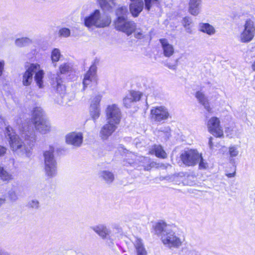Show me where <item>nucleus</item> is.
I'll use <instances>...</instances> for the list:
<instances>
[{"instance_id":"obj_1","label":"nucleus","mask_w":255,"mask_h":255,"mask_svg":"<svg viewBox=\"0 0 255 255\" xmlns=\"http://www.w3.org/2000/svg\"><path fill=\"white\" fill-rule=\"evenodd\" d=\"M4 134L5 137L9 140L11 149L13 151L22 154H27L30 152L36 139L35 133L33 129L31 130L27 129H23L21 132V137L24 138V141L15 134L12 128L9 126L5 128Z\"/></svg>"},{"instance_id":"obj_2","label":"nucleus","mask_w":255,"mask_h":255,"mask_svg":"<svg viewBox=\"0 0 255 255\" xmlns=\"http://www.w3.org/2000/svg\"><path fill=\"white\" fill-rule=\"evenodd\" d=\"M154 231L163 245L169 249L179 248L184 241L183 238L176 234L164 222L157 223L154 227Z\"/></svg>"},{"instance_id":"obj_3","label":"nucleus","mask_w":255,"mask_h":255,"mask_svg":"<svg viewBox=\"0 0 255 255\" xmlns=\"http://www.w3.org/2000/svg\"><path fill=\"white\" fill-rule=\"evenodd\" d=\"M111 21L110 16L102 13L99 9H96L85 18L84 24L89 28H101L108 27Z\"/></svg>"},{"instance_id":"obj_4","label":"nucleus","mask_w":255,"mask_h":255,"mask_svg":"<svg viewBox=\"0 0 255 255\" xmlns=\"http://www.w3.org/2000/svg\"><path fill=\"white\" fill-rule=\"evenodd\" d=\"M53 153L54 148L51 147L43 152L45 174L50 178L56 176L57 174V164Z\"/></svg>"},{"instance_id":"obj_5","label":"nucleus","mask_w":255,"mask_h":255,"mask_svg":"<svg viewBox=\"0 0 255 255\" xmlns=\"http://www.w3.org/2000/svg\"><path fill=\"white\" fill-rule=\"evenodd\" d=\"M255 36V22L250 18L247 19L243 26V29L238 36V40L241 43H249Z\"/></svg>"},{"instance_id":"obj_6","label":"nucleus","mask_w":255,"mask_h":255,"mask_svg":"<svg viewBox=\"0 0 255 255\" xmlns=\"http://www.w3.org/2000/svg\"><path fill=\"white\" fill-rule=\"evenodd\" d=\"M114 25L116 29L124 32L128 36L131 35L135 29V23L128 20L127 18H116L114 21Z\"/></svg>"},{"instance_id":"obj_7","label":"nucleus","mask_w":255,"mask_h":255,"mask_svg":"<svg viewBox=\"0 0 255 255\" xmlns=\"http://www.w3.org/2000/svg\"><path fill=\"white\" fill-rule=\"evenodd\" d=\"M107 121L119 125L122 119V112L119 106L115 104H112L107 106L105 110Z\"/></svg>"},{"instance_id":"obj_8","label":"nucleus","mask_w":255,"mask_h":255,"mask_svg":"<svg viewBox=\"0 0 255 255\" xmlns=\"http://www.w3.org/2000/svg\"><path fill=\"white\" fill-rule=\"evenodd\" d=\"M183 163L186 166H194L201 158V154L196 150L187 149L184 150L180 155Z\"/></svg>"},{"instance_id":"obj_9","label":"nucleus","mask_w":255,"mask_h":255,"mask_svg":"<svg viewBox=\"0 0 255 255\" xmlns=\"http://www.w3.org/2000/svg\"><path fill=\"white\" fill-rule=\"evenodd\" d=\"M170 117L168 109L163 106L153 107L150 110L151 120L155 122H162Z\"/></svg>"},{"instance_id":"obj_10","label":"nucleus","mask_w":255,"mask_h":255,"mask_svg":"<svg viewBox=\"0 0 255 255\" xmlns=\"http://www.w3.org/2000/svg\"><path fill=\"white\" fill-rule=\"evenodd\" d=\"M207 127L208 131L213 135L218 137L223 136V131L220 126V121L218 118L215 117L211 118L207 123Z\"/></svg>"},{"instance_id":"obj_11","label":"nucleus","mask_w":255,"mask_h":255,"mask_svg":"<svg viewBox=\"0 0 255 255\" xmlns=\"http://www.w3.org/2000/svg\"><path fill=\"white\" fill-rule=\"evenodd\" d=\"M38 64H30L26 66V71L22 74V83L23 86H28L33 81V75L39 68Z\"/></svg>"},{"instance_id":"obj_12","label":"nucleus","mask_w":255,"mask_h":255,"mask_svg":"<svg viewBox=\"0 0 255 255\" xmlns=\"http://www.w3.org/2000/svg\"><path fill=\"white\" fill-rule=\"evenodd\" d=\"M83 140V135L81 132H71L65 136L66 143L75 147H80L82 144Z\"/></svg>"},{"instance_id":"obj_13","label":"nucleus","mask_w":255,"mask_h":255,"mask_svg":"<svg viewBox=\"0 0 255 255\" xmlns=\"http://www.w3.org/2000/svg\"><path fill=\"white\" fill-rule=\"evenodd\" d=\"M118 125L107 121V123L104 125L100 130L99 135L101 139H107L117 128Z\"/></svg>"},{"instance_id":"obj_14","label":"nucleus","mask_w":255,"mask_h":255,"mask_svg":"<svg viewBox=\"0 0 255 255\" xmlns=\"http://www.w3.org/2000/svg\"><path fill=\"white\" fill-rule=\"evenodd\" d=\"M102 239L111 240V230L102 224H98L90 227Z\"/></svg>"},{"instance_id":"obj_15","label":"nucleus","mask_w":255,"mask_h":255,"mask_svg":"<svg viewBox=\"0 0 255 255\" xmlns=\"http://www.w3.org/2000/svg\"><path fill=\"white\" fill-rule=\"evenodd\" d=\"M141 94L139 92L130 91L123 99V104L127 108H130L134 103L139 101Z\"/></svg>"},{"instance_id":"obj_16","label":"nucleus","mask_w":255,"mask_h":255,"mask_svg":"<svg viewBox=\"0 0 255 255\" xmlns=\"http://www.w3.org/2000/svg\"><path fill=\"white\" fill-rule=\"evenodd\" d=\"M101 98L100 97H96L91 104L89 112L90 115L93 121L95 122L99 118L100 116V102Z\"/></svg>"},{"instance_id":"obj_17","label":"nucleus","mask_w":255,"mask_h":255,"mask_svg":"<svg viewBox=\"0 0 255 255\" xmlns=\"http://www.w3.org/2000/svg\"><path fill=\"white\" fill-rule=\"evenodd\" d=\"M161 44L163 54L166 57H170L174 53V48L173 46L169 43V41L165 38L159 40Z\"/></svg>"},{"instance_id":"obj_18","label":"nucleus","mask_w":255,"mask_h":255,"mask_svg":"<svg viewBox=\"0 0 255 255\" xmlns=\"http://www.w3.org/2000/svg\"><path fill=\"white\" fill-rule=\"evenodd\" d=\"M132 1L129 6L130 12L133 17H137L143 9V1L141 0Z\"/></svg>"},{"instance_id":"obj_19","label":"nucleus","mask_w":255,"mask_h":255,"mask_svg":"<svg viewBox=\"0 0 255 255\" xmlns=\"http://www.w3.org/2000/svg\"><path fill=\"white\" fill-rule=\"evenodd\" d=\"M33 124L36 129L42 134H46L50 131L51 125L49 122L46 119L42 120L38 122H36Z\"/></svg>"},{"instance_id":"obj_20","label":"nucleus","mask_w":255,"mask_h":255,"mask_svg":"<svg viewBox=\"0 0 255 255\" xmlns=\"http://www.w3.org/2000/svg\"><path fill=\"white\" fill-rule=\"evenodd\" d=\"M202 0H189L188 12L194 16L198 15L201 10Z\"/></svg>"},{"instance_id":"obj_21","label":"nucleus","mask_w":255,"mask_h":255,"mask_svg":"<svg viewBox=\"0 0 255 255\" xmlns=\"http://www.w3.org/2000/svg\"><path fill=\"white\" fill-rule=\"evenodd\" d=\"M96 67L95 65H92L89 71L85 74L83 79V84L84 89L89 85L92 82L96 80Z\"/></svg>"},{"instance_id":"obj_22","label":"nucleus","mask_w":255,"mask_h":255,"mask_svg":"<svg viewBox=\"0 0 255 255\" xmlns=\"http://www.w3.org/2000/svg\"><path fill=\"white\" fill-rule=\"evenodd\" d=\"M0 179L3 182L8 183L14 179L13 173L0 165Z\"/></svg>"},{"instance_id":"obj_23","label":"nucleus","mask_w":255,"mask_h":255,"mask_svg":"<svg viewBox=\"0 0 255 255\" xmlns=\"http://www.w3.org/2000/svg\"><path fill=\"white\" fill-rule=\"evenodd\" d=\"M195 97L199 102L204 106V108L209 113H211L212 109L210 108L208 100L205 95L202 92L198 91L196 93Z\"/></svg>"},{"instance_id":"obj_24","label":"nucleus","mask_w":255,"mask_h":255,"mask_svg":"<svg viewBox=\"0 0 255 255\" xmlns=\"http://www.w3.org/2000/svg\"><path fill=\"white\" fill-rule=\"evenodd\" d=\"M199 30L210 36L214 35L216 32L215 28L208 23H200L199 25Z\"/></svg>"},{"instance_id":"obj_25","label":"nucleus","mask_w":255,"mask_h":255,"mask_svg":"<svg viewBox=\"0 0 255 255\" xmlns=\"http://www.w3.org/2000/svg\"><path fill=\"white\" fill-rule=\"evenodd\" d=\"M133 244L137 255H147V252L142 240L139 238H135L133 241Z\"/></svg>"},{"instance_id":"obj_26","label":"nucleus","mask_w":255,"mask_h":255,"mask_svg":"<svg viewBox=\"0 0 255 255\" xmlns=\"http://www.w3.org/2000/svg\"><path fill=\"white\" fill-rule=\"evenodd\" d=\"M44 113L40 107L34 108L33 110L31 118L32 123L34 124L36 122H38L45 119L44 117Z\"/></svg>"},{"instance_id":"obj_27","label":"nucleus","mask_w":255,"mask_h":255,"mask_svg":"<svg viewBox=\"0 0 255 255\" xmlns=\"http://www.w3.org/2000/svg\"><path fill=\"white\" fill-rule=\"evenodd\" d=\"M53 87L55 88V90L58 94H59L62 98H65L66 95H65V86L62 84V81L61 78L59 77V75H58V77L56 79V83H54L53 84Z\"/></svg>"},{"instance_id":"obj_28","label":"nucleus","mask_w":255,"mask_h":255,"mask_svg":"<svg viewBox=\"0 0 255 255\" xmlns=\"http://www.w3.org/2000/svg\"><path fill=\"white\" fill-rule=\"evenodd\" d=\"M101 7L104 10H110L115 5V0H97Z\"/></svg>"},{"instance_id":"obj_29","label":"nucleus","mask_w":255,"mask_h":255,"mask_svg":"<svg viewBox=\"0 0 255 255\" xmlns=\"http://www.w3.org/2000/svg\"><path fill=\"white\" fill-rule=\"evenodd\" d=\"M34 76V80L36 82V85L39 88L43 87V78L44 77V73L43 70H40V68L36 72Z\"/></svg>"},{"instance_id":"obj_30","label":"nucleus","mask_w":255,"mask_h":255,"mask_svg":"<svg viewBox=\"0 0 255 255\" xmlns=\"http://www.w3.org/2000/svg\"><path fill=\"white\" fill-rule=\"evenodd\" d=\"M100 177L107 183H111L114 180V174L109 171H102L100 172Z\"/></svg>"},{"instance_id":"obj_31","label":"nucleus","mask_w":255,"mask_h":255,"mask_svg":"<svg viewBox=\"0 0 255 255\" xmlns=\"http://www.w3.org/2000/svg\"><path fill=\"white\" fill-rule=\"evenodd\" d=\"M61 56L60 51L58 48H54L51 54V59L52 63L54 64V67H56V64H55L56 62H58Z\"/></svg>"},{"instance_id":"obj_32","label":"nucleus","mask_w":255,"mask_h":255,"mask_svg":"<svg viewBox=\"0 0 255 255\" xmlns=\"http://www.w3.org/2000/svg\"><path fill=\"white\" fill-rule=\"evenodd\" d=\"M128 13V10L126 6H121L118 7L116 11L117 18H127V15Z\"/></svg>"},{"instance_id":"obj_33","label":"nucleus","mask_w":255,"mask_h":255,"mask_svg":"<svg viewBox=\"0 0 255 255\" xmlns=\"http://www.w3.org/2000/svg\"><path fill=\"white\" fill-rule=\"evenodd\" d=\"M153 151L155 155L159 158H165L166 157V153L160 145H154Z\"/></svg>"},{"instance_id":"obj_34","label":"nucleus","mask_w":255,"mask_h":255,"mask_svg":"<svg viewBox=\"0 0 255 255\" xmlns=\"http://www.w3.org/2000/svg\"><path fill=\"white\" fill-rule=\"evenodd\" d=\"M7 195L8 199L10 202H15L18 199V193L14 189H11L8 190Z\"/></svg>"},{"instance_id":"obj_35","label":"nucleus","mask_w":255,"mask_h":255,"mask_svg":"<svg viewBox=\"0 0 255 255\" xmlns=\"http://www.w3.org/2000/svg\"><path fill=\"white\" fill-rule=\"evenodd\" d=\"M31 43V40L27 37H22L17 38L15 41V44L19 47L26 46Z\"/></svg>"},{"instance_id":"obj_36","label":"nucleus","mask_w":255,"mask_h":255,"mask_svg":"<svg viewBox=\"0 0 255 255\" xmlns=\"http://www.w3.org/2000/svg\"><path fill=\"white\" fill-rule=\"evenodd\" d=\"M144 5H145V9L147 11H149L152 6L154 5L158 6L160 4L159 0H144Z\"/></svg>"},{"instance_id":"obj_37","label":"nucleus","mask_w":255,"mask_h":255,"mask_svg":"<svg viewBox=\"0 0 255 255\" xmlns=\"http://www.w3.org/2000/svg\"><path fill=\"white\" fill-rule=\"evenodd\" d=\"M134 37L136 38L141 39L145 36L146 32L142 29L137 27L135 24V29L133 30Z\"/></svg>"},{"instance_id":"obj_38","label":"nucleus","mask_w":255,"mask_h":255,"mask_svg":"<svg viewBox=\"0 0 255 255\" xmlns=\"http://www.w3.org/2000/svg\"><path fill=\"white\" fill-rule=\"evenodd\" d=\"M59 69L60 74H68L72 70V67L69 63H64L60 66Z\"/></svg>"},{"instance_id":"obj_39","label":"nucleus","mask_w":255,"mask_h":255,"mask_svg":"<svg viewBox=\"0 0 255 255\" xmlns=\"http://www.w3.org/2000/svg\"><path fill=\"white\" fill-rule=\"evenodd\" d=\"M192 19L189 16H186L183 18L182 20V24L184 27L186 28L188 32H191V29L189 26L192 23Z\"/></svg>"},{"instance_id":"obj_40","label":"nucleus","mask_w":255,"mask_h":255,"mask_svg":"<svg viewBox=\"0 0 255 255\" xmlns=\"http://www.w3.org/2000/svg\"><path fill=\"white\" fill-rule=\"evenodd\" d=\"M161 132V135L164 134L165 135V139H167L170 135V128L169 127H161L158 130Z\"/></svg>"},{"instance_id":"obj_41","label":"nucleus","mask_w":255,"mask_h":255,"mask_svg":"<svg viewBox=\"0 0 255 255\" xmlns=\"http://www.w3.org/2000/svg\"><path fill=\"white\" fill-rule=\"evenodd\" d=\"M27 206L28 208L37 210L39 207V202L36 199H32L28 202Z\"/></svg>"},{"instance_id":"obj_42","label":"nucleus","mask_w":255,"mask_h":255,"mask_svg":"<svg viewBox=\"0 0 255 255\" xmlns=\"http://www.w3.org/2000/svg\"><path fill=\"white\" fill-rule=\"evenodd\" d=\"M60 36L64 37H68L70 35L71 31L69 28H62L59 31Z\"/></svg>"},{"instance_id":"obj_43","label":"nucleus","mask_w":255,"mask_h":255,"mask_svg":"<svg viewBox=\"0 0 255 255\" xmlns=\"http://www.w3.org/2000/svg\"><path fill=\"white\" fill-rule=\"evenodd\" d=\"M229 152L230 157H234L237 156L239 154V150L237 146L234 145L231 146L229 148Z\"/></svg>"},{"instance_id":"obj_44","label":"nucleus","mask_w":255,"mask_h":255,"mask_svg":"<svg viewBox=\"0 0 255 255\" xmlns=\"http://www.w3.org/2000/svg\"><path fill=\"white\" fill-rule=\"evenodd\" d=\"M198 162H199V167L200 169H205L208 167V163L203 159L201 155Z\"/></svg>"},{"instance_id":"obj_45","label":"nucleus","mask_w":255,"mask_h":255,"mask_svg":"<svg viewBox=\"0 0 255 255\" xmlns=\"http://www.w3.org/2000/svg\"><path fill=\"white\" fill-rule=\"evenodd\" d=\"M4 65L5 63L4 60H0V77H1L4 71Z\"/></svg>"},{"instance_id":"obj_46","label":"nucleus","mask_w":255,"mask_h":255,"mask_svg":"<svg viewBox=\"0 0 255 255\" xmlns=\"http://www.w3.org/2000/svg\"><path fill=\"white\" fill-rule=\"evenodd\" d=\"M7 148L3 146L0 145V157L3 156L6 153Z\"/></svg>"},{"instance_id":"obj_47","label":"nucleus","mask_w":255,"mask_h":255,"mask_svg":"<svg viewBox=\"0 0 255 255\" xmlns=\"http://www.w3.org/2000/svg\"><path fill=\"white\" fill-rule=\"evenodd\" d=\"M165 65L169 69L171 70H175L176 68V65H172L170 63H167L165 64Z\"/></svg>"},{"instance_id":"obj_48","label":"nucleus","mask_w":255,"mask_h":255,"mask_svg":"<svg viewBox=\"0 0 255 255\" xmlns=\"http://www.w3.org/2000/svg\"><path fill=\"white\" fill-rule=\"evenodd\" d=\"M6 198L0 197V208L6 203Z\"/></svg>"},{"instance_id":"obj_49","label":"nucleus","mask_w":255,"mask_h":255,"mask_svg":"<svg viewBox=\"0 0 255 255\" xmlns=\"http://www.w3.org/2000/svg\"><path fill=\"white\" fill-rule=\"evenodd\" d=\"M212 139H213V137H210L209 139V142H208V144H209V147L211 149H212L213 147V143L212 142Z\"/></svg>"},{"instance_id":"obj_50","label":"nucleus","mask_w":255,"mask_h":255,"mask_svg":"<svg viewBox=\"0 0 255 255\" xmlns=\"http://www.w3.org/2000/svg\"><path fill=\"white\" fill-rule=\"evenodd\" d=\"M156 165V163L154 162H152L149 164V166H147L145 168V169L146 170H148L150 169V167H153Z\"/></svg>"},{"instance_id":"obj_51","label":"nucleus","mask_w":255,"mask_h":255,"mask_svg":"<svg viewBox=\"0 0 255 255\" xmlns=\"http://www.w3.org/2000/svg\"><path fill=\"white\" fill-rule=\"evenodd\" d=\"M0 255H9L8 253L0 249Z\"/></svg>"},{"instance_id":"obj_52","label":"nucleus","mask_w":255,"mask_h":255,"mask_svg":"<svg viewBox=\"0 0 255 255\" xmlns=\"http://www.w3.org/2000/svg\"><path fill=\"white\" fill-rule=\"evenodd\" d=\"M251 55L255 57V47H253L251 50Z\"/></svg>"},{"instance_id":"obj_53","label":"nucleus","mask_w":255,"mask_h":255,"mask_svg":"<svg viewBox=\"0 0 255 255\" xmlns=\"http://www.w3.org/2000/svg\"><path fill=\"white\" fill-rule=\"evenodd\" d=\"M235 172H234V173H228V174H227L226 175L228 177H233L235 176Z\"/></svg>"},{"instance_id":"obj_54","label":"nucleus","mask_w":255,"mask_h":255,"mask_svg":"<svg viewBox=\"0 0 255 255\" xmlns=\"http://www.w3.org/2000/svg\"><path fill=\"white\" fill-rule=\"evenodd\" d=\"M252 68L254 71H255V61L252 64Z\"/></svg>"}]
</instances>
